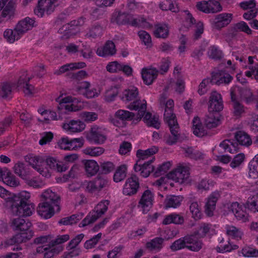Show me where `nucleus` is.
Segmentation results:
<instances>
[{
	"label": "nucleus",
	"instance_id": "f257e3e1",
	"mask_svg": "<svg viewBox=\"0 0 258 258\" xmlns=\"http://www.w3.org/2000/svg\"><path fill=\"white\" fill-rule=\"evenodd\" d=\"M29 198L28 193L24 192L20 196H14L8 198L7 205L10 206L12 214L13 215L19 216H29L34 210V206L32 204L27 203L23 198Z\"/></svg>",
	"mask_w": 258,
	"mask_h": 258
},
{
	"label": "nucleus",
	"instance_id": "f03ea898",
	"mask_svg": "<svg viewBox=\"0 0 258 258\" xmlns=\"http://www.w3.org/2000/svg\"><path fill=\"white\" fill-rule=\"evenodd\" d=\"M138 96V88L132 87L124 90L121 99L124 102L133 101L127 106V108L130 110H138L137 118L141 119L146 111L147 103L145 100L139 99Z\"/></svg>",
	"mask_w": 258,
	"mask_h": 258
},
{
	"label": "nucleus",
	"instance_id": "7ed1b4c3",
	"mask_svg": "<svg viewBox=\"0 0 258 258\" xmlns=\"http://www.w3.org/2000/svg\"><path fill=\"white\" fill-rule=\"evenodd\" d=\"M109 201L103 200L98 203L95 208L94 211L90 212L79 224V226L85 227L95 222L99 217H101L108 209Z\"/></svg>",
	"mask_w": 258,
	"mask_h": 258
},
{
	"label": "nucleus",
	"instance_id": "20e7f679",
	"mask_svg": "<svg viewBox=\"0 0 258 258\" xmlns=\"http://www.w3.org/2000/svg\"><path fill=\"white\" fill-rule=\"evenodd\" d=\"M140 187L138 177L135 174H132L125 181L122 192L124 195L132 196L136 195Z\"/></svg>",
	"mask_w": 258,
	"mask_h": 258
},
{
	"label": "nucleus",
	"instance_id": "39448f33",
	"mask_svg": "<svg viewBox=\"0 0 258 258\" xmlns=\"http://www.w3.org/2000/svg\"><path fill=\"white\" fill-rule=\"evenodd\" d=\"M86 137L89 142L97 144H103L106 140L101 128L95 125H93L90 130L86 133Z\"/></svg>",
	"mask_w": 258,
	"mask_h": 258
},
{
	"label": "nucleus",
	"instance_id": "423d86ee",
	"mask_svg": "<svg viewBox=\"0 0 258 258\" xmlns=\"http://www.w3.org/2000/svg\"><path fill=\"white\" fill-rule=\"evenodd\" d=\"M154 196L151 191L147 189L142 194L138 205L140 211L144 214L147 213L153 205Z\"/></svg>",
	"mask_w": 258,
	"mask_h": 258
},
{
	"label": "nucleus",
	"instance_id": "0eeeda50",
	"mask_svg": "<svg viewBox=\"0 0 258 258\" xmlns=\"http://www.w3.org/2000/svg\"><path fill=\"white\" fill-rule=\"evenodd\" d=\"M109 180L104 176L98 175L92 181H89L86 186L87 190L90 192L100 191L102 189L108 187Z\"/></svg>",
	"mask_w": 258,
	"mask_h": 258
},
{
	"label": "nucleus",
	"instance_id": "6e6552de",
	"mask_svg": "<svg viewBox=\"0 0 258 258\" xmlns=\"http://www.w3.org/2000/svg\"><path fill=\"white\" fill-rule=\"evenodd\" d=\"M189 167L180 165L167 174V177L169 179L181 183L183 182L184 179H186L189 177Z\"/></svg>",
	"mask_w": 258,
	"mask_h": 258
},
{
	"label": "nucleus",
	"instance_id": "1a4fd4ad",
	"mask_svg": "<svg viewBox=\"0 0 258 258\" xmlns=\"http://www.w3.org/2000/svg\"><path fill=\"white\" fill-rule=\"evenodd\" d=\"M209 110L212 112H219L223 109V103L220 94L216 91L211 93L209 101Z\"/></svg>",
	"mask_w": 258,
	"mask_h": 258
},
{
	"label": "nucleus",
	"instance_id": "9d476101",
	"mask_svg": "<svg viewBox=\"0 0 258 258\" xmlns=\"http://www.w3.org/2000/svg\"><path fill=\"white\" fill-rule=\"evenodd\" d=\"M232 14L230 13H221L215 16L212 23L213 27L217 30H220L230 24L232 19Z\"/></svg>",
	"mask_w": 258,
	"mask_h": 258
},
{
	"label": "nucleus",
	"instance_id": "9b49d317",
	"mask_svg": "<svg viewBox=\"0 0 258 258\" xmlns=\"http://www.w3.org/2000/svg\"><path fill=\"white\" fill-rule=\"evenodd\" d=\"M233 79V77L224 71H218L213 73L210 82L217 85L228 84Z\"/></svg>",
	"mask_w": 258,
	"mask_h": 258
},
{
	"label": "nucleus",
	"instance_id": "f8f14e48",
	"mask_svg": "<svg viewBox=\"0 0 258 258\" xmlns=\"http://www.w3.org/2000/svg\"><path fill=\"white\" fill-rule=\"evenodd\" d=\"M154 159V158H152V159H150L143 164L141 162H137L134 167L135 171L136 172L140 171V174L142 176L147 177L151 172L155 170L154 166L151 165Z\"/></svg>",
	"mask_w": 258,
	"mask_h": 258
},
{
	"label": "nucleus",
	"instance_id": "ddd939ff",
	"mask_svg": "<svg viewBox=\"0 0 258 258\" xmlns=\"http://www.w3.org/2000/svg\"><path fill=\"white\" fill-rule=\"evenodd\" d=\"M55 206L51 204L43 201L40 203L37 208L38 214L44 219L51 218L54 214Z\"/></svg>",
	"mask_w": 258,
	"mask_h": 258
},
{
	"label": "nucleus",
	"instance_id": "4468645a",
	"mask_svg": "<svg viewBox=\"0 0 258 258\" xmlns=\"http://www.w3.org/2000/svg\"><path fill=\"white\" fill-rule=\"evenodd\" d=\"M43 201L51 204L52 206H55V211L58 212L60 211L59 203L60 197L54 192L50 190H46L42 194Z\"/></svg>",
	"mask_w": 258,
	"mask_h": 258
},
{
	"label": "nucleus",
	"instance_id": "2eb2a0df",
	"mask_svg": "<svg viewBox=\"0 0 258 258\" xmlns=\"http://www.w3.org/2000/svg\"><path fill=\"white\" fill-rule=\"evenodd\" d=\"M132 20V15L121 12H114L111 17L110 22L118 25L129 24Z\"/></svg>",
	"mask_w": 258,
	"mask_h": 258
},
{
	"label": "nucleus",
	"instance_id": "dca6fc26",
	"mask_svg": "<svg viewBox=\"0 0 258 258\" xmlns=\"http://www.w3.org/2000/svg\"><path fill=\"white\" fill-rule=\"evenodd\" d=\"M158 72L155 68L142 69L141 74L144 83L147 85H151L157 78Z\"/></svg>",
	"mask_w": 258,
	"mask_h": 258
},
{
	"label": "nucleus",
	"instance_id": "f3484780",
	"mask_svg": "<svg viewBox=\"0 0 258 258\" xmlns=\"http://www.w3.org/2000/svg\"><path fill=\"white\" fill-rule=\"evenodd\" d=\"M220 197V193L218 191L212 192L210 196L205 205V213L208 216L213 215V212L216 208V204Z\"/></svg>",
	"mask_w": 258,
	"mask_h": 258
},
{
	"label": "nucleus",
	"instance_id": "a211bd4d",
	"mask_svg": "<svg viewBox=\"0 0 258 258\" xmlns=\"http://www.w3.org/2000/svg\"><path fill=\"white\" fill-rule=\"evenodd\" d=\"M186 248L193 251H200L204 244L195 234L186 236Z\"/></svg>",
	"mask_w": 258,
	"mask_h": 258
},
{
	"label": "nucleus",
	"instance_id": "6ab92c4d",
	"mask_svg": "<svg viewBox=\"0 0 258 258\" xmlns=\"http://www.w3.org/2000/svg\"><path fill=\"white\" fill-rule=\"evenodd\" d=\"M35 23V20L27 17L24 20L20 21L16 26V32L21 36L27 31L31 29Z\"/></svg>",
	"mask_w": 258,
	"mask_h": 258
},
{
	"label": "nucleus",
	"instance_id": "aec40b11",
	"mask_svg": "<svg viewBox=\"0 0 258 258\" xmlns=\"http://www.w3.org/2000/svg\"><path fill=\"white\" fill-rule=\"evenodd\" d=\"M31 226V222L28 221L26 222L20 217L14 218L11 221V227L15 230L28 231Z\"/></svg>",
	"mask_w": 258,
	"mask_h": 258
},
{
	"label": "nucleus",
	"instance_id": "412c9836",
	"mask_svg": "<svg viewBox=\"0 0 258 258\" xmlns=\"http://www.w3.org/2000/svg\"><path fill=\"white\" fill-rule=\"evenodd\" d=\"M238 31L244 32L248 34L251 33V30L247 24L243 21H241L234 24L233 27L229 30L230 32L227 34V36L233 38L236 36Z\"/></svg>",
	"mask_w": 258,
	"mask_h": 258
},
{
	"label": "nucleus",
	"instance_id": "4be33fe9",
	"mask_svg": "<svg viewBox=\"0 0 258 258\" xmlns=\"http://www.w3.org/2000/svg\"><path fill=\"white\" fill-rule=\"evenodd\" d=\"M220 123V120L216 112L209 111V113L205 116L204 123L208 128L217 127Z\"/></svg>",
	"mask_w": 258,
	"mask_h": 258
},
{
	"label": "nucleus",
	"instance_id": "5701e85b",
	"mask_svg": "<svg viewBox=\"0 0 258 258\" xmlns=\"http://www.w3.org/2000/svg\"><path fill=\"white\" fill-rule=\"evenodd\" d=\"M231 101L233 108V113L235 116H239L244 112L243 105L238 100L234 90L230 92Z\"/></svg>",
	"mask_w": 258,
	"mask_h": 258
},
{
	"label": "nucleus",
	"instance_id": "b1692460",
	"mask_svg": "<svg viewBox=\"0 0 258 258\" xmlns=\"http://www.w3.org/2000/svg\"><path fill=\"white\" fill-rule=\"evenodd\" d=\"M116 53L114 43L112 41H107L101 49H98L97 53L99 56H105L113 55Z\"/></svg>",
	"mask_w": 258,
	"mask_h": 258
},
{
	"label": "nucleus",
	"instance_id": "393cba45",
	"mask_svg": "<svg viewBox=\"0 0 258 258\" xmlns=\"http://www.w3.org/2000/svg\"><path fill=\"white\" fill-rule=\"evenodd\" d=\"M85 124L80 120H72L69 123L64 124L63 127L73 133L80 132L85 128Z\"/></svg>",
	"mask_w": 258,
	"mask_h": 258
},
{
	"label": "nucleus",
	"instance_id": "a878e982",
	"mask_svg": "<svg viewBox=\"0 0 258 258\" xmlns=\"http://www.w3.org/2000/svg\"><path fill=\"white\" fill-rule=\"evenodd\" d=\"M240 97L244 100L246 103L249 104L254 102L256 96V91L253 94L249 89L246 88H238Z\"/></svg>",
	"mask_w": 258,
	"mask_h": 258
},
{
	"label": "nucleus",
	"instance_id": "bb28decb",
	"mask_svg": "<svg viewBox=\"0 0 258 258\" xmlns=\"http://www.w3.org/2000/svg\"><path fill=\"white\" fill-rule=\"evenodd\" d=\"M15 173L23 179H27L30 175L29 168L22 162H18L13 167Z\"/></svg>",
	"mask_w": 258,
	"mask_h": 258
},
{
	"label": "nucleus",
	"instance_id": "cd10ccee",
	"mask_svg": "<svg viewBox=\"0 0 258 258\" xmlns=\"http://www.w3.org/2000/svg\"><path fill=\"white\" fill-rule=\"evenodd\" d=\"M192 129L194 134L198 137H202L207 134L206 130L198 116L194 117L192 120Z\"/></svg>",
	"mask_w": 258,
	"mask_h": 258
},
{
	"label": "nucleus",
	"instance_id": "c85d7f7f",
	"mask_svg": "<svg viewBox=\"0 0 258 258\" xmlns=\"http://www.w3.org/2000/svg\"><path fill=\"white\" fill-rule=\"evenodd\" d=\"M235 139L239 145L245 146H249L252 143L250 136L243 131H237L235 134Z\"/></svg>",
	"mask_w": 258,
	"mask_h": 258
},
{
	"label": "nucleus",
	"instance_id": "c756f323",
	"mask_svg": "<svg viewBox=\"0 0 258 258\" xmlns=\"http://www.w3.org/2000/svg\"><path fill=\"white\" fill-rule=\"evenodd\" d=\"M46 163L50 168L57 172L65 171L68 169V166L66 164L56 161L55 158L52 157L47 158Z\"/></svg>",
	"mask_w": 258,
	"mask_h": 258
},
{
	"label": "nucleus",
	"instance_id": "7c9ffc66",
	"mask_svg": "<svg viewBox=\"0 0 258 258\" xmlns=\"http://www.w3.org/2000/svg\"><path fill=\"white\" fill-rule=\"evenodd\" d=\"M143 120L146 123L148 126H152L156 128L160 127V123L159 121V117L156 115H152L149 112H146L142 117Z\"/></svg>",
	"mask_w": 258,
	"mask_h": 258
},
{
	"label": "nucleus",
	"instance_id": "2f4dec72",
	"mask_svg": "<svg viewBox=\"0 0 258 258\" xmlns=\"http://www.w3.org/2000/svg\"><path fill=\"white\" fill-rule=\"evenodd\" d=\"M84 166L88 176H93L99 170V166L95 161L93 160L86 161Z\"/></svg>",
	"mask_w": 258,
	"mask_h": 258
},
{
	"label": "nucleus",
	"instance_id": "473e14b6",
	"mask_svg": "<svg viewBox=\"0 0 258 258\" xmlns=\"http://www.w3.org/2000/svg\"><path fill=\"white\" fill-rule=\"evenodd\" d=\"M83 216L84 214L83 213H77L71 216L62 218L58 221V223L64 225H72L77 223L83 218Z\"/></svg>",
	"mask_w": 258,
	"mask_h": 258
},
{
	"label": "nucleus",
	"instance_id": "72a5a7b5",
	"mask_svg": "<svg viewBox=\"0 0 258 258\" xmlns=\"http://www.w3.org/2000/svg\"><path fill=\"white\" fill-rule=\"evenodd\" d=\"M158 148L153 147L146 150H138L137 151V156L139 158L137 162H141L142 160L147 159L149 157L155 154L158 151Z\"/></svg>",
	"mask_w": 258,
	"mask_h": 258
},
{
	"label": "nucleus",
	"instance_id": "f704fd0d",
	"mask_svg": "<svg viewBox=\"0 0 258 258\" xmlns=\"http://www.w3.org/2000/svg\"><path fill=\"white\" fill-rule=\"evenodd\" d=\"M183 222L184 219L182 216L176 214H171L165 217L162 223L164 225H168L171 223L182 224Z\"/></svg>",
	"mask_w": 258,
	"mask_h": 258
},
{
	"label": "nucleus",
	"instance_id": "c9c22d12",
	"mask_svg": "<svg viewBox=\"0 0 258 258\" xmlns=\"http://www.w3.org/2000/svg\"><path fill=\"white\" fill-rule=\"evenodd\" d=\"M225 152H229L230 153H234L237 151L238 144L230 140H225L220 144Z\"/></svg>",
	"mask_w": 258,
	"mask_h": 258
},
{
	"label": "nucleus",
	"instance_id": "e433bc0d",
	"mask_svg": "<svg viewBox=\"0 0 258 258\" xmlns=\"http://www.w3.org/2000/svg\"><path fill=\"white\" fill-rule=\"evenodd\" d=\"M160 8L163 11L170 10L172 12L177 13L179 9L176 3L172 0H163L159 5Z\"/></svg>",
	"mask_w": 258,
	"mask_h": 258
},
{
	"label": "nucleus",
	"instance_id": "4c0bfd02",
	"mask_svg": "<svg viewBox=\"0 0 258 258\" xmlns=\"http://www.w3.org/2000/svg\"><path fill=\"white\" fill-rule=\"evenodd\" d=\"M164 239L161 237H156L146 244V247L150 251L159 250L162 247Z\"/></svg>",
	"mask_w": 258,
	"mask_h": 258
},
{
	"label": "nucleus",
	"instance_id": "58836bf2",
	"mask_svg": "<svg viewBox=\"0 0 258 258\" xmlns=\"http://www.w3.org/2000/svg\"><path fill=\"white\" fill-rule=\"evenodd\" d=\"M127 167L125 165L118 166L113 176V180L116 182H119L125 179L126 176Z\"/></svg>",
	"mask_w": 258,
	"mask_h": 258
},
{
	"label": "nucleus",
	"instance_id": "ea45409f",
	"mask_svg": "<svg viewBox=\"0 0 258 258\" xmlns=\"http://www.w3.org/2000/svg\"><path fill=\"white\" fill-rule=\"evenodd\" d=\"M182 199V197L180 196H169L165 200L166 207L168 208H176L180 205Z\"/></svg>",
	"mask_w": 258,
	"mask_h": 258
},
{
	"label": "nucleus",
	"instance_id": "a19ab883",
	"mask_svg": "<svg viewBox=\"0 0 258 258\" xmlns=\"http://www.w3.org/2000/svg\"><path fill=\"white\" fill-rule=\"evenodd\" d=\"M56 101L58 102L59 104L57 106V109L59 110H61L65 109L68 111H78L81 109V106L76 105L74 104H67L60 100V97L56 99Z\"/></svg>",
	"mask_w": 258,
	"mask_h": 258
},
{
	"label": "nucleus",
	"instance_id": "79ce46f5",
	"mask_svg": "<svg viewBox=\"0 0 258 258\" xmlns=\"http://www.w3.org/2000/svg\"><path fill=\"white\" fill-rule=\"evenodd\" d=\"M249 175L250 177L256 178L258 177V154L255 156L249 163Z\"/></svg>",
	"mask_w": 258,
	"mask_h": 258
},
{
	"label": "nucleus",
	"instance_id": "37998d69",
	"mask_svg": "<svg viewBox=\"0 0 258 258\" xmlns=\"http://www.w3.org/2000/svg\"><path fill=\"white\" fill-rule=\"evenodd\" d=\"M26 162L32 166L33 168H37V166H40V164L44 162L43 158L39 156H33L32 155H28L25 157Z\"/></svg>",
	"mask_w": 258,
	"mask_h": 258
},
{
	"label": "nucleus",
	"instance_id": "c03bdc74",
	"mask_svg": "<svg viewBox=\"0 0 258 258\" xmlns=\"http://www.w3.org/2000/svg\"><path fill=\"white\" fill-rule=\"evenodd\" d=\"M12 93V85L8 82H4L0 85V97L7 98L10 97Z\"/></svg>",
	"mask_w": 258,
	"mask_h": 258
},
{
	"label": "nucleus",
	"instance_id": "a18cd8bd",
	"mask_svg": "<svg viewBox=\"0 0 258 258\" xmlns=\"http://www.w3.org/2000/svg\"><path fill=\"white\" fill-rule=\"evenodd\" d=\"M226 233L229 236L236 239H241L243 235L242 231L240 229L233 226H227Z\"/></svg>",
	"mask_w": 258,
	"mask_h": 258
},
{
	"label": "nucleus",
	"instance_id": "49530a36",
	"mask_svg": "<svg viewBox=\"0 0 258 258\" xmlns=\"http://www.w3.org/2000/svg\"><path fill=\"white\" fill-rule=\"evenodd\" d=\"M4 37L10 43H13L16 40L21 37L19 34L16 32V28L14 30L7 29L4 33Z\"/></svg>",
	"mask_w": 258,
	"mask_h": 258
},
{
	"label": "nucleus",
	"instance_id": "de8ad7c7",
	"mask_svg": "<svg viewBox=\"0 0 258 258\" xmlns=\"http://www.w3.org/2000/svg\"><path fill=\"white\" fill-rule=\"evenodd\" d=\"M211 228L210 224L202 223L200 224L199 228L194 233V234L199 238H203L209 232Z\"/></svg>",
	"mask_w": 258,
	"mask_h": 258
},
{
	"label": "nucleus",
	"instance_id": "09e8293b",
	"mask_svg": "<svg viewBox=\"0 0 258 258\" xmlns=\"http://www.w3.org/2000/svg\"><path fill=\"white\" fill-rule=\"evenodd\" d=\"M115 116L122 121L131 120L135 117V114L127 110L120 109L115 112Z\"/></svg>",
	"mask_w": 258,
	"mask_h": 258
},
{
	"label": "nucleus",
	"instance_id": "8fccbe9b",
	"mask_svg": "<svg viewBox=\"0 0 258 258\" xmlns=\"http://www.w3.org/2000/svg\"><path fill=\"white\" fill-rule=\"evenodd\" d=\"M245 207L254 212H258V194L248 199Z\"/></svg>",
	"mask_w": 258,
	"mask_h": 258
},
{
	"label": "nucleus",
	"instance_id": "3c124183",
	"mask_svg": "<svg viewBox=\"0 0 258 258\" xmlns=\"http://www.w3.org/2000/svg\"><path fill=\"white\" fill-rule=\"evenodd\" d=\"M33 234V232L30 230L23 231L16 234L14 236V239L16 240L17 243L24 242L32 238Z\"/></svg>",
	"mask_w": 258,
	"mask_h": 258
},
{
	"label": "nucleus",
	"instance_id": "603ef678",
	"mask_svg": "<svg viewBox=\"0 0 258 258\" xmlns=\"http://www.w3.org/2000/svg\"><path fill=\"white\" fill-rule=\"evenodd\" d=\"M56 2L51 0H39L40 6L44 5L46 13L49 15L52 13L58 4H55Z\"/></svg>",
	"mask_w": 258,
	"mask_h": 258
},
{
	"label": "nucleus",
	"instance_id": "864d4df0",
	"mask_svg": "<svg viewBox=\"0 0 258 258\" xmlns=\"http://www.w3.org/2000/svg\"><path fill=\"white\" fill-rule=\"evenodd\" d=\"M241 253L243 256L247 257H258V249L247 245L245 246L241 249Z\"/></svg>",
	"mask_w": 258,
	"mask_h": 258
},
{
	"label": "nucleus",
	"instance_id": "5fc2aeb1",
	"mask_svg": "<svg viewBox=\"0 0 258 258\" xmlns=\"http://www.w3.org/2000/svg\"><path fill=\"white\" fill-rule=\"evenodd\" d=\"M186 156L191 159L198 160L203 158L204 154L200 151L195 150L192 147H188L185 149Z\"/></svg>",
	"mask_w": 258,
	"mask_h": 258
},
{
	"label": "nucleus",
	"instance_id": "6e6d98bb",
	"mask_svg": "<svg viewBox=\"0 0 258 258\" xmlns=\"http://www.w3.org/2000/svg\"><path fill=\"white\" fill-rule=\"evenodd\" d=\"M16 5V0H10L2 12L3 17H6L8 15L11 16L13 15L14 14Z\"/></svg>",
	"mask_w": 258,
	"mask_h": 258
},
{
	"label": "nucleus",
	"instance_id": "4d7b16f0",
	"mask_svg": "<svg viewBox=\"0 0 258 258\" xmlns=\"http://www.w3.org/2000/svg\"><path fill=\"white\" fill-rule=\"evenodd\" d=\"M186 236L183 238L175 240L170 246L173 251H177L181 249L186 248Z\"/></svg>",
	"mask_w": 258,
	"mask_h": 258
},
{
	"label": "nucleus",
	"instance_id": "13d9d810",
	"mask_svg": "<svg viewBox=\"0 0 258 258\" xmlns=\"http://www.w3.org/2000/svg\"><path fill=\"white\" fill-rule=\"evenodd\" d=\"M171 166L170 162H164L160 165L154 172V176L159 177L167 172Z\"/></svg>",
	"mask_w": 258,
	"mask_h": 258
},
{
	"label": "nucleus",
	"instance_id": "bf43d9fd",
	"mask_svg": "<svg viewBox=\"0 0 258 258\" xmlns=\"http://www.w3.org/2000/svg\"><path fill=\"white\" fill-rule=\"evenodd\" d=\"M208 55L213 59H220L222 57V52L217 47L212 46L209 49Z\"/></svg>",
	"mask_w": 258,
	"mask_h": 258
},
{
	"label": "nucleus",
	"instance_id": "052dcab7",
	"mask_svg": "<svg viewBox=\"0 0 258 258\" xmlns=\"http://www.w3.org/2000/svg\"><path fill=\"white\" fill-rule=\"evenodd\" d=\"M169 31L165 25L158 27L154 31V35L156 37L165 38L168 36Z\"/></svg>",
	"mask_w": 258,
	"mask_h": 258
},
{
	"label": "nucleus",
	"instance_id": "680f3d73",
	"mask_svg": "<svg viewBox=\"0 0 258 258\" xmlns=\"http://www.w3.org/2000/svg\"><path fill=\"white\" fill-rule=\"evenodd\" d=\"M118 93V89L116 87H112L108 90L105 94V99L107 102H111L114 100Z\"/></svg>",
	"mask_w": 258,
	"mask_h": 258
},
{
	"label": "nucleus",
	"instance_id": "e2e57ef3",
	"mask_svg": "<svg viewBox=\"0 0 258 258\" xmlns=\"http://www.w3.org/2000/svg\"><path fill=\"white\" fill-rule=\"evenodd\" d=\"M99 169L102 173L107 174L114 170V165L111 162H104L100 164Z\"/></svg>",
	"mask_w": 258,
	"mask_h": 258
},
{
	"label": "nucleus",
	"instance_id": "0e129e2a",
	"mask_svg": "<svg viewBox=\"0 0 258 258\" xmlns=\"http://www.w3.org/2000/svg\"><path fill=\"white\" fill-rule=\"evenodd\" d=\"M104 149L101 147L88 148L84 150V153L91 156H98L104 152Z\"/></svg>",
	"mask_w": 258,
	"mask_h": 258
},
{
	"label": "nucleus",
	"instance_id": "69168bd1",
	"mask_svg": "<svg viewBox=\"0 0 258 258\" xmlns=\"http://www.w3.org/2000/svg\"><path fill=\"white\" fill-rule=\"evenodd\" d=\"M209 13H217L222 10V7L218 1H210L208 2Z\"/></svg>",
	"mask_w": 258,
	"mask_h": 258
},
{
	"label": "nucleus",
	"instance_id": "338daca9",
	"mask_svg": "<svg viewBox=\"0 0 258 258\" xmlns=\"http://www.w3.org/2000/svg\"><path fill=\"white\" fill-rule=\"evenodd\" d=\"M189 210L192 214V217L194 219H197L201 217V213L197 202H193L190 204L189 206Z\"/></svg>",
	"mask_w": 258,
	"mask_h": 258
},
{
	"label": "nucleus",
	"instance_id": "774afa93",
	"mask_svg": "<svg viewBox=\"0 0 258 258\" xmlns=\"http://www.w3.org/2000/svg\"><path fill=\"white\" fill-rule=\"evenodd\" d=\"M82 117L86 122H92L98 119V114L94 112L85 111L82 113Z\"/></svg>",
	"mask_w": 258,
	"mask_h": 258
}]
</instances>
